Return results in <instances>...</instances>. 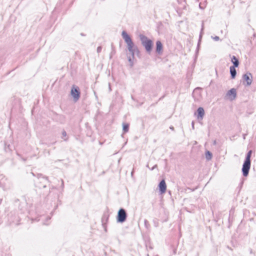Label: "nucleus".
<instances>
[{
  "instance_id": "obj_9",
  "label": "nucleus",
  "mask_w": 256,
  "mask_h": 256,
  "mask_svg": "<svg viewBox=\"0 0 256 256\" xmlns=\"http://www.w3.org/2000/svg\"><path fill=\"white\" fill-rule=\"evenodd\" d=\"M227 96H232V98H231V100H233L236 98V90L235 88H232L230 90H229L227 94Z\"/></svg>"
},
{
  "instance_id": "obj_4",
  "label": "nucleus",
  "mask_w": 256,
  "mask_h": 256,
  "mask_svg": "<svg viewBox=\"0 0 256 256\" xmlns=\"http://www.w3.org/2000/svg\"><path fill=\"white\" fill-rule=\"evenodd\" d=\"M252 154V150H249L246 156L245 160L244 161V162L242 164V175L244 176H247L248 174L250 168V164H251V161H250V158Z\"/></svg>"
},
{
  "instance_id": "obj_20",
  "label": "nucleus",
  "mask_w": 256,
  "mask_h": 256,
  "mask_svg": "<svg viewBox=\"0 0 256 256\" xmlns=\"http://www.w3.org/2000/svg\"><path fill=\"white\" fill-rule=\"evenodd\" d=\"M212 38L216 41H218L220 40V38L218 36H215L214 37L212 36Z\"/></svg>"
},
{
  "instance_id": "obj_31",
  "label": "nucleus",
  "mask_w": 256,
  "mask_h": 256,
  "mask_svg": "<svg viewBox=\"0 0 256 256\" xmlns=\"http://www.w3.org/2000/svg\"><path fill=\"white\" fill-rule=\"evenodd\" d=\"M199 6H200V8H202V6H200V4Z\"/></svg>"
},
{
  "instance_id": "obj_14",
  "label": "nucleus",
  "mask_w": 256,
  "mask_h": 256,
  "mask_svg": "<svg viewBox=\"0 0 256 256\" xmlns=\"http://www.w3.org/2000/svg\"><path fill=\"white\" fill-rule=\"evenodd\" d=\"M212 153L210 151H206V158L207 160H209L212 159Z\"/></svg>"
},
{
  "instance_id": "obj_15",
  "label": "nucleus",
  "mask_w": 256,
  "mask_h": 256,
  "mask_svg": "<svg viewBox=\"0 0 256 256\" xmlns=\"http://www.w3.org/2000/svg\"><path fill=\"white\" fill-rule=\"evenodd\" d=\"M156 52L160 54V40H158L156 42Z\"/></svg>"
},
{
  "instance_id": "obj_6",
  "label": "nucleus",
  "mask_w": 256,
  "mask_h": 256,
  "mask_svg": "<svg viewBox=\"0 0 256 256\" xmlns=\"http://www.w3.org/2000/svg\"><path fill=\"white\" fill-rule=\"evenodd\" d=\"M70 94L72 96L75 102H77L80 96V92L79 88L74 85L70 90Z\"/></svg>"
},
{
  "instance_id": "obj_13",
  "label": "nucleus",
  "mask_w": 256,
  "mask_h": 256,
  "mask_svg": "<svg viewBox=\"0 0 256 256\" xmlns=\"http://www.w3.org/2000/svg\"><path fill=\"white\" fill-rule=\"evenodd\" d=\"M130 128V124L128 123H122V130L124 133H126L128 132Z\"/></svg>"
},
{
  "instance_id": "obj_5",
  "label": "nucleus",
  "mask_w": 256,
  "mask_h": 256,
  "mask_svg": "<svg viewBox=\"0 0 256 256\" xmlns=\"http://www.w3.org/2000/svg\"><path fill=\"white\" fill-rule=\"evenodd\" d=\"M128 214L125 209L120 208L116 216V222L118 223H123L126 221Z\"/></svg>"
},
{
  "instance_id": "obj_21",
  "label": "nucleus",
  "mask_w": 256,
  "mask_h": 256,
  "mask_svg": "<svg viewBox=\"0 0 256 256\" xmlns=\"http://www.w3.org/2000/svg\"><path fill=\"white\" fill-rule=\"evenodd\" d=\"M66 136V132L65 130L62 132V138Z\"/></svg>"
},
{
  "instance_id": "obj_29",
  "label": "nucleus",
  "mask_w": 256,
  "mask_h": 256,
  "mask_svg": "<svg viewBox=\"0 0 256 256\" xmlns=\"http://www.w3.org/2000/svg\"><path fill=\"white\" fill-rule=\"evenodd\" d=\"M80 35H81L82 36H85V34H84V33H81V34H80Z\"/></svg>"
},
{
  "instance_id": "obj_26",
  "label": "nucleus",
  "mask_w": 256,
  "mask_h": 256,
  "mask_svg": "<svg viewBox=\"0 0 256 256\" xmlns=\"http://www.w3.org/2000/svg\"><path fill=\"white\" fill-rule=\"evenodd\" d=\"M194 122H192V128L193 130H194Z\"/></svg>"
},
{
  "instance_id": "obj_34",
  "label": "nucleus",
  "mask_w": 256,
  "mask_h": 256,
  "mask_svg": "<svg viewBox=\"0 0 256 256\" xmlns=\"http://www.w3.org/2000/svg\"><path fill=\"white\" fill-rule=\"evenodd\" d=\"M62 185L63 186L64 185V181L63 180H62Z\"/></svg>"
},
{
  "instance_id": "obj_2",
  "label": "nucleus",
  "mask_w": 256,
  "mask_h": 256,
  "mask_svg": "<svg viewBox=\"0 0 256 256\" xmlns=\"http://www.w3.org/2000/svg\"><path fill=\"white\" fill-rule=\"evenodd\" d=\"M36 176L37 179L34 181L36 187L39 189L43 188L46 190L44 191L43 194L48 196L50 192L49 188L47 186L48 184L49 183L48 178L43 176L41 174H38Z\"/></svg>"
},
{
  "instance_id": "obj_3",
  "label": "nucleus",
  "mask_w": 256,
  "mask_h": 256,
  "mask_svg": "<svg viewBox=\"0 0 256 256\" xmlns=\"http://www.w3.org/2000/svg\"><path fill=\"white\" fill-rule=\"evenodd\" d=\"M139 38L146 52L148 54H150L154 46L153 42L142 34H140L139 35Z\"/></svg>"
},
{
  "instance_id": "obj_32",
  "label": "nucleus",
  "mask_w": 256,
  "mask_h": 256,
  "mask_svg": "<svg viewBox=\"0 0 256 256\" xmlns=\"http://www.w3.org/2000/svg\"><path fill=\"white\" fill-rule=\"evenodd\" d=\"M160 48H161V50H162V44H161V47H160Z\"/></svg>"
},
{
  "instance_id": "obj_19",
  "label": "nucleus",
  "mask_w": 256,
  "mask_h": 256,
  "mask_svg": "<svg viewBox=\"0 0 256 256\" xmlns=\"http://www.w3.org/2000/svg\"><path fill=\"white\" fill-rule=\"evenodd\" d=\"M134 58H132V55L131 54V56H130L128 57V60L130 63V65L132 66H133V59Z\"/></svg>"
},
{
  "instance_id": "obj_27",
  "label": "nucleus",
  "mask_w": 256,
  "mask_h": 256,
  "mask_svg": "<svg viewBox=\"0 0 256 256\" xmlns=\"http://www.w3.org/2000/svg\"><path fill=\"white\" fill-rule=\"evenodd\" d=\"M170 130H174V126H170Z\"/></svg>"
},
{
  "instance_id": "obj_10",
  "label": "nucleus",
  "mask_w": 256,
  "mask_h": 256,
  "mask_svg": "<svg viewBox=\"0 0 256 256\" xmlns=\"http://www.w3.org/2000/svg\"><path fill=\"white\" fill-rule=\"evenodd\" d=\"M236 68H237V67L234 66H230V76L232 79L234 78L236 75Z\"/></svg>"
},
{
  "instance_id": "obj_23",
  "label": "nucleus",
  "mask_w": 256,
  "mask_h": 256,
  "mask_svg": "<svg viewBox=\"0 0 256 256\" xmlns=\"http://www.w3.org/2000/svg\"><path fill=\"white\" fill-rule=\"evenodd\" d=\"M154 223L155 224V226H158V220H154Z\"/></svg>"
},
{
  "instance_id": "obj_16",
  "label": "nucleus",
  "mask_w": 256,
  "mask_h": 256,
  "mask_svg": "<svg viewBox=\"0 0 256 256\" xmlns=\"http://www.w3.org/2000/svg\"><path fill=\"white\" fill-rule=\"evenodd\" d=\"M106 219V220H108V217L106 216H103V217L102 218V226H103L104 227V230L106 232V226H105V224H104V220Z\"/></svg>"
},
{
  "instance_id": "obj_22",
  "label": "nucleus",
  "mask_w": 256,
  "mask_h": 256,
  "mask_svg": "<svg viewBox=\"0 0 256 256\" xmlns=\"http://www.w3.org/2000/svg\"><path fill=\"white\" fill-rule=\"evenodd\" d=\"M165 214H166V218L164 220V221H166L167 220H168V212H164Z\"/></svg>"
},
{
  "instance_id": "obj_25",
  "label": "nucleus",
  "mask_w": 256,
  "mask_h": 256,
  "mask_svg": "<svg viewBox=\"0 0 256 256\" xmlns=\"http://www.w3.org/2000/svg\"><path fill=\"white\" fill-rule=\"evenodd\" d=\"M148 222L146 220H144V225L146 228H148Z\"/></svg>"
},
{
  "instance_id": "obj_11",
  "label": "nucleus",
  "mask_w": 256,
  "mask_h": 256,
  "mask_svg": "<svg viewBox=\"0 0 256 256\" xmlns=\"http://www.w3.org/2000/svg\"><path fill=\"white\" fill-rule=\"evenodd\" d=\"M231 62L233 64V66H234L238 67L239 66V60L238 58L234 56H233L231 58Z\"/></svg>"
},
{
  "instance_id": "obj_1",
  "label": "nucleus",
  "mask_w": 256,
  "mask_h": 256,
  "mask_svg": "<svg viewBox=\"0 0 256 256\" xmlns=\"http://www.w3.org/2000/svg\"><path fill=\"white\" fill-rule=\"evenodd\" d=\"M122 36L124 38L125 42L127 44V48L128 50L132 55V58H134V54L136 53L138 54L140 52L138 46L134 44L130 36L128 34L126 31L123 30L122 32Z\"/></svg>"
},
{
  "instance_id": "obj_7",
  "label": "nucleus",
  "mask_w": 256,
  "mask_h": 256,
  "mask_svg": "<svg viewBox=\"0 0 256 256\" xmlns=\"http://www.w3.org/2000/svg\"><path fill=\"white\" fill-rule=\"evenodd\" d=\"M242 83L246 86H250L252 81V76L251 73L248 72L242 76Z\"/></svg>"
},
{
  "instance_id": "obj_33",
  "label": "nucleus",
  "mask_w": 256,
  "mask_h": 256,
  "mask_svg": "<svg viewBox=\"0 0 256 256\" xmlns=\"http://www.w3.org/2000/svg\"><path fill=\"white\" fill-rule=\"evenodd\" d=\"M133 173H134V172L132 171V172H131L132 175V174H133Z\"/></svg>"
},
{
  "instance_id": "obj_30",
  "label": "nucleus",
  "mask_w": 256,
  "mask_h": 256,
  "mask_svg": "<svg viewBox=\"0 0 256 256\" xmlns=\"http://www.w3.org/2000/svg\"><path fill=\"white\" fill-rule=\"evenodd\" d=\"M32 174L33 176H36V175L32 172Z\"/></svg>"
},
{
  "instance_id": "obj_28",
  "label": "nucleus",
  "mask_w": 256,
  "mask_h": 256,
  "mask_svg": "<svg viewBox=\"0 0 256 256\" xmlns=\"http://www.w3.org/2000/svg\"><path fill=\"white\" fill-rule=\"evenodd\" d=\"M204 30V24L202 23V30H201V32H202V30Z\"/></svg>"
},
{
  "instance_id": "obj_8",
  "label": "nucleus",
  "mask_w": 256,
  "mask_h": 256,
  "mask_svg": "<svg viewBox=\"0 0 256 256\" xmlns=\"http://www.w3.org/2000/svg\"><path fill=\"white\" fill-rule=\"evenodd\" d=\"M194 114L196 116L198 120H202L204 115V110L202 107H200Z\"/></svg>"
},
{
  "instance_id": "obj_17",
  "label": "nucleus",
  "mask_w": 256,
  "mask_h": 256,
  "mask_svg": "<svg viewBox=\"0 0 256 256\" xmlns=\"http://www.w3.org/2000/svg\"><path fill=\"white\" fill-rule=\"evenodd\" d=\"M160 179H158V187L156 190V192H158V195H160Z\"/></svg>"
},
{
  "instance_id": "obj_12",
  "label": "nucleus",
  "mask_w": 256,
  "mask_h": 256,
  "mask_svg": "<svg viewBox=\"0 0 256 256\" xmlns=\"http://www.w3.org/2000/svg\"><path fill=\"white\" fill-rule=\"evenodd\" d=\"M166 185L164 179L161 180V194L166 192Z\"/></svg>"
},
{
  "instance_id": "obj_24",
  "label": "nucleus",
  "mask_w": 256,
  "mask_h": 256,
  "mask_svg": "<svg viewBox=\"0 0 256 256\" xmlns=\"http://www.w3.org/2000/svg\"><path fill=\"white\" fill-rule=\"evenodd\" d=\"M102 47H101V46H98V47L97 48V50H97V52H98V53L100 52H101V50H102Z\"/></svg>"
},
{
  "instance_id": "obj_18",
  "label": "nucleus",
  "mask_w": 256,
  "mask_h": 256,
  "mask_svg": "<svg viewBox=\"0 0 256 256\" xmlns=\"http://www.w3.org/2000/svg\"><path fill=\"white\" fill-rule=\"evenodd\" d=\"M147 167H148L151 170H154L156 168L157 170L158 171V165L157 164H155V165L153 166L152 168H150V163H148L147 164Z\"/></svg>"
}]
</instances>
